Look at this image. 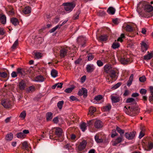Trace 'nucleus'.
I'll return each mask as SVG.
<instances>
[{"label": "nucleus", "mask_w": 153, "mask_h": 153, "mask_svg": "<svg viewBox=\"0 0 153 153\" xmlns=\"http://www.w3.org/2000/svg\"><path fill=\"white\" fill-rule=\"evenodd\" d=\"M35 56L37 59H39L42 57V54L40 53L36 52L35 53Z\"/></svg>", "instance_id": "48"}, {"label": "nucleus", "mask_w": 153, "mask_h": 153, "mask_svg": "<svg viewBox=\"0 0 153 153\" xmlns=\"http://www.w3.org/2000/svg\"><path fill=\"white\" fill-rule=\"evenodd\" d=\"M95 68V66L93 64H89L86 65V69L88 73L92 72L94 71Z\"/></svg>", "instance_id": "6"}, {"label": "nucleus", "mask_w": 153, "mask_h": 153, "mask_svg": "<svg viewBox=\"0 0 153 153\" xmlns=\"http://www.w3.org/2000/svg\"><path fill=\"white\" fill-rule=\"evenodd\" d=\"M102 123L100 120H97L94 123V126L96 128H99L102 126Z\"/></svg>", "instance_id": "12"}, {"label": "nucleus", "mask_w": 153, "mask_h": 153, "mask_svg": "<svg viewBox=\"0 0 153 153\" xmlns=\"http://www.w3.org/2000/svg\"><path fill=\"white\" fill-rule=\"evenodd\" d=\"M153 56V53H148L146 55L144 56V59L145 60L150 59Z\"/></svg>", "instance_id": "34"}, {"label": "nucleus", "mask_w": 153, "mask_h": 153, "mask_svg": "<svg viewBox=\"0 0 153 153\" xmlns=\"http://www.w3.org/2000/svg\"><path fill=\"white\" fill-rule=\"evenodd\" d=\"M111 106H103L102 109L104 111H108L111 109Z\"/></svg>", "instance_id": "37"}, {"label": "nucleus", "mask_w": 153, "mask_h": 153, "mask_svg": "<svg viewBox=\"0 0 153 153\" xmlns=\"http://www.w3.org/2000/svg\"><path fill=\"white\" fill-rule=\"evenodd\" d=\"M78 94L80 96L83 95L84 97H86L87 96V90L86 88H82L79 91Z\"/></svg>", "instance_id": "4"}, {"label": "nucleus", "mask_w": 153, "mask_h": 153, "mask_svg": "<svg viewBox=\"0 0 153 153\" xmlns=\"http://www.w3.org/2000/svg\"><path fill=\"white\" fill-rule=\"evenodd\" d=\"M26 86V84L23 81H22L19 83V87L21 90H24Z\"/></svg>", "instance_id": "30"}, {"label": "nucleus", "mask_w": 153, "mask_h": 153, "mask_svg": "<svg viewBox=\"0 0 153 153\" xmlns=\"http://www.w3.org/2000/svg\"><path fill=\"white\" fill-rule=\"evenodd\" d=\"M111 98L112 103H115L118 102L122 100L121 97L119 95L115 96L111 95Z\"/></svg>", "instance_id": "3"}, {"label": "nucleus", "mask_w": 153, "mask_h": 153, "mask_svg": "<svg viewBox=\"0 0 153 153\" xmlns=\"http://www.w3.org/2000/svg\"><path fill=\"white\" fill-rule=\"evenodd\" d=\"M11 22L14 26H16L19 24V22L17 19L13 18L11 19Z\"/></svg>", "instance_id": "25"}, {"label": "nucleus", "mask_w": 153, "mask_h": 153, "mask_svg": "<svg viewBox=\"0 0 153 153\" xmlns=\"http://www.w3.org/2000/svg\"><path fill=\"white\" fill-rule=\"evenodd\" d=\"M25 136L22 132L18 133L17 134V137L18 138H23Z\"/></svg>", "instance_id": "47"}, {"label": "nucleus", "mask_w": 153, "mask_h": 153, "mask_svg": "<svg viewBox=\"0 0 153 153\" xmlns=\"http://www.w3.org/2000/svg\"><path fill=\"white\" fill-rule=\"evenodd\" d=\"M0 21L1 23L4 24L6 23V17L4 15H2L0 17Z\"/></svg>", "instance_id": "27"}, {"label": "nucleus", "mask_w": 153, "mask_h": 153, "mask_svg": "<svg viewBox=\"0 0 153 153\" xmlns=\"http://www.w3.org/2000/svg\"><path fill=\"white\" fill-rule=\"evenodd\" d=\"M144 9L145 11L149 12L153 10V7L150 5H145Z\"/></svg>", "instance_id": "19"}, {"label": "nucleus", "mask_w": 153, "mask_h": 153, "mask_svg": "<svg viewBox=\"0 0 153 153\" xmlns=\"http://www.w3.org/2000/svg\"><path fill=\"white\" fill-rule=\"evenodd\" d=\"M97 63L98 66L99 67L103 65V62L100 60H98Z\"/></svg>", "instance_id": "59"}, {"label": "nucleus", "mask_w": 153, "mask_h": 153, "mask_svg": "<svg viewBox=\"0 0 153 153\" xmlns=\"http://www.w3.org/2000/svg\"><path fill=\"white\" fill-rule=\"evenodd\" d=\"M88 59L89 61H91L93 59L94 56L91 53H89L87 56Z\"/></svg>", "instance_id": "52"}, {"label": "nucleus", "mask_w": 153, "mask_h": 153, "mask_svg": "<svg viewBox=\"0 0 153 153\" xmlns=\"http://www.w3.org/2000/svg\"><path fill=\"white\" fill-rule=\"evenodd\" d=\"M141 45L142 49L143 50V51H146L147 50V45L146 43L143 42H142Z\"/></svg>", "instance_id": "28"}, {"label": "nucleus", "mask_w": 153, "mask_h": 153, "mask_svg": "<svg viewBox=\"0 0 153 153\" xmlns=\"http://www.w3.org/2000/svg\"><path fill=\"white\" fill-rule=\"evenodd\" d=\"M117 134L116 132L114 130H113L112 131L111 137H114L115 136H117Z\"/></svg>", "instance_id": "60"}, {"label": "nucleus", "mask_w": 153, "mask_h": 153, "mask_svg": "<svg viewBox=\"0 0 153 153\" xmlns=\"http://www.w3.org/2000/svg\"><path fill=\"white\" fill-rule=\"evenodd\" d=\"M46 120L48 121H51L53 118V114L51 112H48L46 114Z\"/></svg>", "instance_id": "21"}, {"label": "nucleus", "mask_w": 153, "mask_h": 153, "mask_svg": "<svg viewBox=\"0 0 153 153\" xmlns=\"http://www.w3.org/2000/svg\"><path fill=\"white\" fill-rule=\"evenodd\" d=\"M74 88V86L72 85L71 88H67L65 90V91L67 93H70Z\"/></svg>", "instance_id": "36"}, {"label": "nucleus", "mask_w": 153, "mask_h": 153, "mask_svg": "<svg viewBox=\"0 0 153 153\" xmlns=\"http://www.w3.org/2000/svg\"><path fill=\"white\" fill-rule=\"evenodd\" d=\"M62 5L64 6L65 10L68 13L71 12L76 6L74 3H63Z\"/></svg>", "instance_id": "2"}, {"label": "nucleus", "mask_w": 153, "mask_h": 153, "mask_svg": "<svg viewBox=\"0 0 153 153\" xmlns=\"http://www.w3.org/2000/svg\"><path fill=\"white\" fill-rule=\"evenodd\" d=\"M119 60L121 63L123 65L127 64L129 61V59H128L123 57H120Z\"/></svg>", "instance_id": "14"}, {"label": "nucleus", "mask_w": 153, "mask_h": 153, "mask_svg": "<svg viewBox=\"0 0 153 153\" xmlns=\"http://www.w3.org/2000/svg\"><path fill=\"white\" fill-rule=\"evenodd\" d=\"M67 50L65 48L62 49L60 51V56L62 58L64 57L67 54Z\"/></svg>", "instance_id": "20"}, {"label": "nucleus", "mask_w": 153, "mask_h": 153, "mask_svg": "<svg viewBox=\"0 0 153 153\" xmlns=\"http://www.w3.org/2000/svg\"><path fill=\"white\" fill-rule=\"evenodd\" d=\"M17 72H16L14 71H13L11 74V76L12 78H15L17 76Z\"/></svg>", "instance_id": "55"}, {"label": "nucleus", "mask_w": 153, "mask_h": 153, "mask_svg": "<svg viewBox=\"0 0 153 153\" xmlns=\"http://www.w3.org/2000/svg\"><path fill=\"white\" fill-rule=\"evenodd\" d=\"M56 84L57 85V88H61L62 87V85H63V83H56Z\"/></svg>", "instance_id": "63"}, {"label": "nucleus", "mask_w": 153, "mask_h": 153, "mask_svg": "<svg viewBox=\"0 0 153 153\" xmlns=\"http://www.w3.org/2000/svg\"><path fill=\"white\" fill-rule=\"evenodd\" d=\"M60 28V26L59 25H58L51 29L50 31L51 33H53L57 29Z\"/></svg>", "instance_id": "43"}, {"label": "nucleus", "mask_w": 153, "mask_h": 153, "mask_svg": "<svg viewBox=\"0 0 153 153\" xmlns=\"http://www.w3.org/2000/svg\"><path fill=\"white\" fill-rule=\"evenodd\" d=\"M7 76V74L6 73L3 72H0V76L3 78H5Z\"/></svg>", "instance_id": "56"}, {"label": "nucleus", "mask_w": 153, "mask_h": 153, "mask_svg": "<svg viewBox=\"0 0 153 153\" xmlns=\"http://www.w3.org/2000/svg\"><path fill=\"white\" fill-rule=\"evenodd\" d=\"M115 12V9L112 7H110L107 10V12L111 15H113Z\"/></svg>", "instance_id": "23"}, {"label": "nucleus", "mask_w": 153, "mask_h": 153, "mask_svg": "<svg viewBox=\"0 0 153 153\" xmlns=\"http://www.w3.org/2000/svg\"><path fill=\"white\" fill-rule=\"evenodd\" d=\"M35 87L33 86H30L27 90V91L28 92H32L35 90Z\"/></svg>", "instance_id": "49"}, {"label": "nucleus", "mask_w": 153, "mask_h": 153, "mask_svg": "<svg viewBox=\"0 0 153 153\" xmlns=\"http://www.w3.org/2000/svg\"><path fill=\"white\" fill-rule=\"evenodd\" d=\"M140 93L142 94H146L147 91L144 89H141L140 91Z\"/></svg>", "instance_id": "54"}, {"label": "nucleus", "mask_w": 153, "mask_h": 153, "mask_svg": "<svg viewBox=\"0 0 153 153\" xmlns=\"http://www.w3.org/2000/svg\"><path fill=\"white\" fill-rule=\"evenodd\" d=\"M77 42L80 45H81L82 47L85 46V41L86 40V38L84 36H80L78 37L77 39Z\"/></svg>", "instance_id": "5"}, {"label": "nucleus", "mask_w": 153, "mask_h": 153, "mask_svg": "<svg viewBox=\"0 0 153 153\" xmlns=\"http://www.w3.org/2000/svg\"><path fill=\"white\" fill-rule=\"evenodd\" d=\"M137 99V98H136L135 99L132 98H129L127 99L126 102L127 103H131L133 104H136L137 103L136 100V99Z\"/></svg>", "instance_id": "15"}, {"label": "nucleus", "mask_w": 153, "mask_h": 153, "mask_svg": "<svg viewBox=\"0 0 153 153\" xmlns=\"http://www.w3.org/2000/svg\"><path fill=\"white\" fill-rule=\"evenodd\" d=\"M136 106H125L124 110L126 114L131 116H134L138 112Z\"/></svg>", "instance_id": "1"}, {"label": "nucleus", "mask_w": 153, "mask_h": 153, "mask_svg": "<svg viewBox=\"0 0 153 153\" xmlns=\"http://www.w3.org/2000/svg\"><path fill=\"white\" fill-rule=\"evenodd\" d=\"M18 40L17 39L14 42L13 44V45L11 48L12 49H15L16 48V47L18 45Z\"/></svg>", "instance_id": "40"}, {"label": "nucleus", "mask_w": 153, "mask_h": 153, "mask_svg": "<svg viewBox=\"0 0 153 153\" xmlns=\"http://www.w3.org/2000/svg\"><path fill=\"white\" fill-rule=\"evenodd\" d=\"M153 100V94H151V95L149 97V101L152 104H153V103L151 102V101Z\"/></svg>", "instance_id": "61"}, {"label": "nucleus", "mask_w": 153, "mask_h": 153, "mask_svg": "<svg viewBox=\"0 0 153 153\" xmlns=\"http://www.w3.org/2000/svg\"><path fill=\"white\" fill-rule=\"evenodd\" d=\"M29 146L26 142H24L22 143V149L29 151Z\"/></svg>", "instance_id": "29"}, {"label": "nucleus", "mask_w": 153, "mask_h": 153, "mask_svg": "<svg viewBox=\"0 0 153 153\" xmlns=\"http://www.w3.org/2000/svg\"><path fill=\"white\" fill-rule=\"evenodd\" d=\"M95 140L97 143H100L103 141V140L101 138H99V136L97 135L95 136Z\"/></svg>", "instance_id": "38"}, {"label": "nucleus", "mask_w": 153, "mask_h": 153, "mask_svg": "<svg viewBox=\"0 0 153 153\" xmlns=\"http://www.w3.org/2000/svg\"><path fill=\"white\" fill-rule=\"evenodd\" d=\"M96 108L94 106H91L90 107L89 109V114H90L91 115H92L93 113L96 111Z\"/></svg>", "instance_id": "33"}, {"label": "nucleus", "mask_w": 153, "mask_h": 153, "mask_svg": "<svg viewBox=\"0 0 153 153\" xmlns=\"http://www.w3.org/2000/svg\"><path fill=\"white\" fill-rule=\"evenodd\" d=\"M31 9L30 7L27 6L25 7L23 12L25 14H29L31 13Z\"/></svg>", "instance_id": "24"}, {"label": "nucleus", "mask_w": 153, "mask_h": 153, "mask_svg": "<svg viewBox=\"0 0 153 153\" xmlns=\"http://www.w3.org/2000/svg\"><path fill=\"white\" fill-rule=\"evenodd\" d=\"M122 140V137H119L112 142V144L114 146H116L117 144L121 142Z\"/></svg>", "instance_id": "9"}, {"label": "nucleus", "mask_w": 153, "mask_h": 153, "mask_svg": "<svg viewBox=\"0 0 153 153\" xmlns=\"http://www.w3.org/2000/svg\"><path fill=\"white\" fill-rule=\"evenodd\" d=\"M104 70L106 73H109V71L112 69L111 66L110 65H106L104 67Z\"/></svg>", "instance_id": "18"}, {"label": "nucleus", "mask_w": 153, "mask_h": 153, "mask_svg": "<svg viewBox=\"0 0 153 153\" xmlns=\"http://www.w3.org/2000/svg\"><path fill=\"white\" fill-rule=\"evenodd\" d=\"M51 75L52 77L55 78L58 75V72L56 70L53 69L51 71Z\"/></svg>", "instance_id": "26"}, {"label": "nucleus", "mask_w": 153, "mask_h": 153, "mask_svg": "<svg viewBox=\"0 0 153 153\" xmlns=\"http://www.w3.org/2000/svg\"><path fill=\"white\" fill-rule=\"evenodd\" d=\"M70 99L71 101H79V100L75 97L74 96H71L70 97Z\"/></svg>", "instance_id": "46"}, {"label": "nucleus", "mask_w": 153, "mask_h": 153, "mask_svg": "<svg viewBox=\"0 0 153 153\" xmlns=\"http://www.w3.org/2000/svg\"><path fill=\"white\" fill-rule=\"evenodd\" d=\"M124 35L123 34H121L120 37H119L117 41H120V42H122L123 41L122 38H124Z\"/></svg>", "instance_id": "58"}, {"label": "nucleus", "mask_w": 153, "mask_h": 153, "mask_svg": "<svg viewBox=\"0 0 153 153\" xmlns=\"http://www.w3.org/2000/svg\"><path fill=\"white\" fill-rule=\"evenodd\" d=\"M94 100L95 101L98 102V104L104 101L103 97L102 95H99L95 96L94 98Z\"/></svg>", "instance_id": "8"}, {"label": "nucleus", "mask_w": 153, "mask_h": 153, "mask_svg": "<svg viewBox=\"0 0 153 153\" xmlns=\"http://www.w3.org/2000/svg\"><path fill=\"white\" fill-rule=\"evenodd\" d=\"M133 76L134 75L133 74H131L129 77L128 80V81L127 83V85L128 87H129L133 81Z\"/></svg>", "instance_id": "32"}, {"label": "nucleus", "mask_w": 153, "mask_h": 153, "mask_svg": "<svg viewBox=\"0 0 153 153\" xmlns=\"http://www.w3.org/2000/svg\"><path fill=\"white\" fill-rule=\"evenodd\" d=\"M143 6V2L142 1L139 2L137 5V11L140 15H141V10Z\"/></svg>", "instance_id": "10"}, {"label": "nucleus", "mask_w": 153, "mask_h": 153, "mask_svg": "<svg viewBox=\"0 0 153 153\" xmlns=\"http://www.w3.org/2000/svg\"><path fill=\"white\" fill-rule=\"evenodd\" d=\"M120 46V44L118 42L113 43L112 47L114 49H116L118 48Z\"/></svg>", "instance_id": "42"}, {"label": "nucleus", "mask_w": 153, "mask_h": 153, "mask_svg": "<svg viewBox=\"0 0 153 153\" xmlns=\"http://www.w3.org/2000/svg\"><path fill=\"white\" fill-rule=\"evenodd\" d=\"M139 95L138 93H134L132 94L131 96L133 97H136Z\"/></svg>", "instance_id": "62"}, {"label": "nucleus", "mask_w": 153, "mask_h": 153, "mask_svg": "<svg viewBox=\"0 0 153 153\" xmlns=\"http://www.w3.org/2000/svg\"><path fill=\"white\" fill-rule=\"evenodd\" d=\"M108 74H110V76L111 78H114L116 76V72L112 69L109 71Z\"/></svg>", "instance_id": "35"}, {"label": "nucleus", "mask_w": 153, "mask_h": 153, "mask_svg": "<svg viewBox=\"0 0 153 153\" xmlns=\"http://www.w3.org/2000/svg\"><path fill=\"white\" fill-rule=\"evenodd\" d=\"M126 29L127 31L129 32H131L133 30V29L131 26L128 25L126 27Z\"/></svg>", "instance_id": "45"}, {"label": "nucleus", "mask_w": 153, "mask_h": 153, "mask_svg": "<svg viewBox=\"0 0 153 153\" xmlns=\"http://www.w3.org/2000/svg\"><path fill=\"white\" fill-rule=\"evenodd\" d=\"M56 135L59 137H61L62 135V130L59 128L56 127Z\"/></svg>", "instance_id": "16"}, {"label": "nucleus", "mask_w": 153, "mask_h": 153, "mask_svg": "<svg viewBox=\"0 0 153 153\" xmlns=\"http://www.w3.org/2000/svg\"><path fill=\"white\" fill-rule=\"evenodd\" d=\"M13 137V134L11 133H10L9 134H7L6 135L5 137V139L7 141H10L12 140Z\"/></svg>", "instance_id": "22"}, {"label": "nucleus", "mask_w": 153, "mask_h": 153, "mask_svg": "<svg viewBox=\"0 0 153 153\" xmlns=\"http://www.w3.org/2000/svg\"><path fill=\"white\" fill-rule=\"evenodd\" d=\"M139 79L140 82H143L146 81V78L144 76H143L142 77H140L139 78Z\"/></svg>", "instance_id": "51"}, {"label": "nucleus", "mask_w": 153, "mask_h": 153, "mask_svg": "<svg viewBox=\"0 0 153 153\" xmlns=\"http://www.w3.org/2000/svg\"><path fill=\"white\" fill-rule=\"evenodd\" d=\"M99 39L101 41H104L107 39V38L105 36H101L99 37Z\"/></svg>", "instance_id": "50"}, {"label": "nucleus", "mask_w": 153, "mask_h": 153, "mask_svg": "<svg viewBox=\"0 0 153 153\" xmlns=\"http://www.w3.org/2000/svg\"><path fill=\"white\" fill-rule=\"evenodd\" d=\"M86 144V141L84 140H83L81 142L80 144L78 146L79 150L81 151L85 149Z\"/></svg>", "instance_id": "11"}, {"label": "nucleus", "mask_w": 153, "mask_h": 153, "mask_svg": "<svg viewBox=\"0 0 153 153\" xmlns=\"http://www.w3.org/2000/svg\"><path fill=\"white\" fill-rule=\"evenodd\" d=\"M53 121L54 123H57L58 122V118L57 117L54 118L53 119Z\"/></svg>", "instance_id": "64"}, {"label": "nucleus", "mask_w": 153, "mask_h": 153, "mask_svg": "<svg viewBox=\"0 0 153 153\" xmlns=\"http://www.w3.org/2000/svg\"><path fill=\"white\" fill-rule=\"evenodd\" d=\"M80 11L79 10H78L76 13L75 14V15L74 18V19H78L79 17V15L80 14Z\"/></svg>", "instance_id": "53"}, {"label": "nucleus", "mask_w": 153, "mask_h": 153, "mask_svg": "<svg viewBox=\"0 0 153 153\" xmlns=\"http://www.w3.org/2000/svg\"><path fill=\"white\" fill-rule=\"evenodd\" d=\"M44 78L42 76L39 75L36 77L34 81L37 82H42L44 81Z\"/></svg>", "instance_id": "13"}, {"label": "nucleus", "mask_w": 153, "mask_h": 153, "mask_svg": "<svg viewBox=\"0 0 153 153\" xmlns=\"http://www.w3.org/2000/svg\"><path fill=\"white\" fill-rule=\"evenodd\" d=\"M17 74H19L21 76L24 77L25 75V72L23 69L18 68L17 70Z\"/></svg>", "instance_id": "17"}, {"label": "nucleus", "mask_w": 153, "mask_h": 153, "mask_svg": "<svg viewBox=\"0 0 153 153\" xmlns=\"http://www.w3.org/2000/svg\"><path fill=\"white\" fill-rule=\"evenodd\" d=\"M86 124L84 123L83 122L80 123V127L81 129L83 131H84L86 129Z\"/></svg>", "instance_id": "31"}, {"label": "nucleus", "mask_w": 153, "mask_h": 153, "mask_svg": "<svg viewBox=\"0 0 153 153\" xmlns=\"http://www.w3.org/2000/svg\"><path fill=\"white\" fill-rule=\"evenodd\" d=\"M135 134V132L134 131L126 133L125 134V137L128 140H131L134 137Z\"/></svg>", "instance_id": "7"}, {"label": "nucleus", "mask_w": 153, "mask_h": 153, "mask_svg": "<svg viewBox=\"0 0 153 153\" xmlns=\"http://www.w3.org/2000/svg\"><path fill=\"white\" fill-rule=\"evenodd\" d=\"M26 116V114L25 111H23L19 115V117L21 118L23 120L25 118Z\"/></svg>", "instance_id": "39"}, {"label": "nucleus", "mask_w": 153, "mask_h": 153, "mask_svg": "<svg viewBox=\"0 0 153 153\" xmlns=\"http://www.w3.org/2000/svg\"><path fill=\"white\" fill-rule=\"evenodd\" d=\"M141 130V131L140 132L139 137L140 139L142 138L144 136V133H143L144 131H145V129H143L142 127H141L140 128Z\"/></svg>", "instance_id": "41"}, {"label": "nucleus", "mask_w": 153, "mask_h": 153, "mask_svg": "<svg viewBox=\"0 0 153 153\" xmlns=\"http://www.w3.org/2000/svg\"><path fill=\"white\" fill-rule=\"evenodd\" d=\"M116 130L117 132L120 134L121 136L124 133V130L121 129L118 127H117Z\"/></svg>", "instance_id": "44"}, {"label": "nucleus", "mask_w": 153, "mask_h": 153, "mask_svg": "<svg viewBox=\"0 0 153 153\" xmlns=\"http://www.w3.org/2000/svg\"><path fill=\"white\" fill-rule=\"evenodd\" d=\"M121 82H118L113 87V88L114 89H116L119 87L121 85Z\"/></svg>", "instance_id": "57"}]
</instances>
